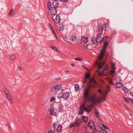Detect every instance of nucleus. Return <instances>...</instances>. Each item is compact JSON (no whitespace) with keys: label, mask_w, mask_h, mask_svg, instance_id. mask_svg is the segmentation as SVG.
<instances>
[{"label":"nucleus","mask_w":133,"mask_h":133,"mask_svg":"<svg viewBox=\"0 0 133 133\" xmlns=\"http://www.w3.org/2000/svg\"><path fill=\"white\" fill-rule=\"evenodd\" d=\"M79 88V86L77 84H76L75 85V90L76 91H78Z\"/></svg>","instance_id":"obj_33"},{"label":"nucleus","mask_w":133,"mask_h":133,"mask_svg":"<svg viewBox=\"0 0 133 133\" xmlns=\"http://www.w3.org/2000/svg\"><path fill=\"white\" fill-rule=\"evenodd\" d=\"M107 89H108V90H111L109 86H107Z\"/></svg>","instance_id":"obj_51"},{"label":"nucleus","mask_w":133,"mask_h":133,"mask_svg":"<svg viewBox=\"0 0 133 133\" xmlns=\"http://www.w3.org/2000/svg\"><path fill=\"white\" fill-rule=\"evenodd\" d=\"M87 82V80L86 79H85L83 83H86Z\"/></svg>","instance_id":"obj_53"},{"label":"nucleus","mask_w":133,"mask_h":133,"mask_svg":"<svg viewBox=\"0 0 133 133\" xmlns=\"http://www.w3.org/2000/svg\"><path fill=\"white\" fill-rule=\"evenodd\" d=\"M18 69L19 71H21L22 70V68L21 67H18Z\"/></svg>","instance_id":"obj_48"},{"label":"nucleus","mask_w":133,"mask_h":133,"mask_svg":"<svg viewBox=\"0 0 133 133\" xmlns=\"http://www.w3.org/2000/svg\"><path fill=\"white\" fill-rule=\"evenodd\" d=\"M124 107L125 108H126L127 107V106L126 105H124Z\"/></svg>","instance_id":"obj_62"},{"label":"nucleus","mask_w":133,"mask_h":133,"mask_svg":"<svg viewBox=\"0 0 133 133\" xmlns=\"http://www.w3.org/2000/svg\"><path fill=\"white\" fill-rule=\"evenodd\" d=\"M105 98L104 97H103L101 98H99V100L100 101H102L105 100Z\"/></svg>","instance_id":"obj_39"},{"label":"nucleus","mask_w":133,"mask_h":133,"mask_svg":"<svg viewBox=\"0 0 133 133\" xmlns=\"http://www.w3.org/2000/svg\"><path fill=\"white\" fill-rule=\"evenodd\" d=\"M98 92H100L101 93V95L102 94V91L101 89H99L98 90Z\"/></svg>","instance_id":"obj_44"},{"label":"nucleus","mask_w":133,"mask_h":133,"mask_svg":"<svg viewBox=\"0 0 133 133\" xmlns=\"http://www.w3.org/2000/svg\"><path fill=\"white\" fill-rule=\"evenodd\" d=\"M86 104V102H84L83 104L80 107V110L78 112L79 115H81L83 113V106H84Z\"/></svg>","instance_id":"obj_10"},{"label":"nucleus","mask_w":133,"mask_h":133,"mask_svg":"<svg viewBox=\"0 0 133 133\" xmlns=\"http://www.w3.org/2000/svg\"><path fill=\"white\" fill-rule=\"evenodd\" d=\"M54 112V109L52 105H51L50 106V114L51 115H53Z\"/></svg>","instance_id":"obj_15"},{"label":"nucleus","mask_w":133,"mask_h":133,"mask_svg":"<svg viewBox=\"0 0 133 133\" xmlns=\"http://www.w3.org/2000/svg\"><path fill=\"white\" fill-rule=\"evenodd\" d=\"M5 95L6 97L10 96V95L9 94V93H7L6 94H5Z\"/></svg>","instance_id":"obj_45"},{"label":"nucleus","mask_w":133,"mask_h":133,"mask_svg":"<svg viewBox=\"0 0 133 133\" xmlns=\"http://www.w3.org/2000/svg\"><path fill=\"white\" fill-rule=\"evenodd\" d=\"M115 87L118 88H120L123 86L122 83L120 82H116L115 84Z\"/></svg>","instance_id":"obj_14"},{"label":"nucleus","mask_w":133,"mask_h":133,"mask_svg":"<svg viewBox=\"0 0 133 133\" xmlns=\"http://www.w3.org/2000/svg\"><path fill=\"white\" fill-rule=\"evenodd\" d=\"M85 78H89L90 77V75L89 73H87L85 75Z\"/></svg>","instance_id":"obj_31"},{"label":"nucleus","mask_w":133,"mask_h":133,"mask_svg":"<svg viewBox=\"0 0 133 133\" xmlns=\"http://www.w3.org/2000/svg\"><path fill=\"white\" fill-rule=\"evenodd\" d=\"M107 70V69L106 68H104L103 70V71H105Z\"/></svg>","instance_id":"obj_57"},{"label":"nucleus","mask_w":133,"mask_h":133,"mask_svg":"<svg viewBox=\"0 0 133 133\" xmlns=\"http://www.w3.org/2000/svg\"><path fill=\"white\" fill-rule=\"evenodd\" d=\"M81 47L82 48L85 50H87V48L85 46L82 45V46Z\"/></svg>","instance_id":"obj_42"},{"label":"nucleus","mask_w":133,"mask_h":133,"mask_svg":"<svg viewBox=\"0 0 133 133\" xmlns=\"http://www.w3.org/2000/svg\"><path fill=\"white\" fill-rule=\"evenodd\" d=\"M92 82H93L95 84H97V82L94 78H92V79L90 80V82L91 83Z\"/></svg>","instance_id":"obj_28"},{"label":"nucleus","mask_w":133,"mask_h":133,"mask_svg":"<svg viewBox=\"0 0 133 133\" xmlns=\"http://www.w3.org/2000/svg\"><path fill=\"white\" fill-rule=\"evenodd\" d=\"M91 41L92 43H95L96 41V38L94 37H93L91 38Z\"/></svg>","instance_id":"obj_25"},{"label":"nucleus","mask_w":133,"mask_h":133,"mask_svg":"<svg viewBox=\"0 0 133 133\" xmlns=\"http://www.w3.org/2000/svg\"><path fill=\"white\" fill-rule=\"evenodd\" d=\"M70 94L68 92H65L63 93L62 97L66 100H68L69 98Z\"/></svg>","instance_id":"obj_8"},{"label":"nucleus","mask_w":133,"mask_h":133,"mask_svg":"<svg viewBox=\"0 0 133 133\" xmlns=\"http://www.w3.org/2000/svg\"><path fill=\"white\" fill-rule=\"evenodd\" d=\"M109 82L111 84H112L113 85H114V83H113V81L111 79H110L109 80Z\"/></svg>","instance_id":"obj_41"},{"label":"nucleus","mask_w":133,"mask_h":133,"mask_svg":"<svg viewBox=\"0 0 133 133\" xmlns=\"http://www.w3.org/2000/svg\"><path fill=\"white\" fill-rule=\"evenodd\" d=\"M96 40V41L98 43H101L102 42V40L101 39V35L100 34H97Z\"/></svg>","instance_id":"obj_9"},{"label":"nucleus","mask_w":133,"mask_h":133,"mask_svg":"<svg viewBox=\"0 0 133 133\" xmlns=\"http://www.w3.org/2000/svg\"><path fill=\"white\" fill-rule=\"evenodd\" d=\"M88 125L91 129L92 130L94 129V131L96 130V128H95V124L93 121H90L88 123Z\"/></svg>","instance_id":"obj_5"},{"label":"nucleus","mask_w":133,"mask_h":133,"mask_svg":"<svg viewBox=\"0 0 133 133\" xmlns=\"http://www.w3.org/2000/svg\"><path fill=\"white\" fill-rule=\"evenodd\" d=\"M83 106V109L87 112H89L90 111L92 110V108L89 105H87L85 107Z\"/></svg>","instance_id":"obj_13"},{"label":"nucleus","mask_w":133,"mask_h":133,"mask_svg":"<svg viewBox=\"0 0 133 133\" xmlns=\"http://www.w3.org/2000/svg\"><path fill=\"white\" fill-rule=\"evenodd\" d=\"M62 86L60 84H57L52 86L50 89V91L52 93L57 92L61 88Z\"/></svg>","instance_id":"obj_4"},{"label":"nucleus","mask_w":133,"mask_h":133,"mask_svg":"<svg viewBox=\"0 0 133 133\" xmlns=\"http://www.w3.org/2000/svg\"><path fill=\"white\" fill-rule=\"evenodd\" d=\"M50 47L52 49L55 51L57 52H58V49L56 47L52 45Z\"/></svg>","instance_id":"obj_30"},{"label":"nucleus","mask_w":133,"mask_h":133,"mask_svg":"<svg viewBox=\"0 0 133 133\" xmlns=\"http://www.w3.org/2000/svg\"><path fill=\"white\" fill-rule=\"evenodd\" d=\"M132 103L133 104V100L132 101Z\"/></svg>","instance_id":"obj_64"},{"label":"nucleus","mask_w":133,"mask_h":133,"mask_svg":"<svg viewBox=\"0 0 133 133\" xmlns=\"http://www.w3.org/2000/svg\"><path fill=\"white\" fill-rule=\"evenodd\" d=\"M57 97L59 100L62 97L61 94H58V95L57 96Z\"/></svg>","instance_id":"obj_38"},{"label":"nucleus","mask_w":133,"mask_h":133,"mask_svg":"<svg viewBox=\"0 0 133 133\" xmlns=\"http://www.w3.org/2000/svg\"><path fill=\"white\" fill-rule=\"evenodd\" d=\"M70 72L68 70H66L65 71V72L66 73L69 74L70 73Z\"/></svg>","instance_id":"obj_47"},{"label":"nucleus","mask_w":133,"mask_h":133,"mask_svg":"<svg viewBox=\"0 0 133 133\" xmlns=\"http://www.w3.org/2000/svg\"><path fill=\"white\" fill-rule=\"evenodd\" d=\"M15 58V56L14 55H11L10 57V59L11 60H13Z\"/></svg>","instance_id":"obj_37"},{"label":"nucleus","mask_w":133,"mask_h":133,"mask_svg":"<svg viewBox=\"0 0 133 133\" xmlns=\"http://www.w3.org/2000/svg\"><path fill=\"white\" fill-rule=\"evenodd\" d=\"M59 30L60 31H62L63 30V25L61 23L59 24L58 27Z\"/></svg>","instance_id":"obj_18"},{"label":"nucleus","mask_w":133,"mask_h":133,"mask_svg":"<svg viewBox=\"0 0 133 133\" xmlns=\"http://www.w3.org/2000/svg\"><path fill=\"white\" fill-rule=\"evenodd\" d=\"M126 38H128V37H127V36H126Z\"/></svg>","instance_id":"obj_63"},{"label":"nucleus","mask_w":133,"mask_h":133,"mask_svg":"<svg viewBox=\"0 0 133 133\" xmlns=\"http://www.w3.org/2000/svg\"><path fill=\"white\" fill-rule=\"evenodd\" d=\"M112 70L110 71V72L112 74H114L115 72V70L116 68L115 67V65L114 63L112 64Z\"/></svg>","instance_id":"obj_16"},{"label":"nucleus","mask_w":133,"mask_h":133,"mask_svg":"<svg viewBox=\"0 0 133 133\" xmlns=\"http://www.w3.org/2000/svg\"><path fill=\"white\" fill-rule=\"evenodd\" d=\"M99 133H108V132L105 130L102 129V130H100Z\"/></svg>","instance_id":"obj_29"},{"label":"nucleus","mask_w":133,"mask_h":133,"mask_svg":"<svg viewBox=\"0 0 133 133\" xmlns=\"http://www.w3.org/2000/svg\"><path fill=\"white\" fill-rule=\"evenodd\" d=\"M76 41V38L74 36H72L69 39V42L70 43H75Z\"/></svg>","instance_id":"obj_11"},{"label":"nucleus","mask_w":133,"mask_h":133,"mask_svg":"<svg viewBox=\"0 0 133 133\" xmlns=\"http://www.w3.org/2000/svg\"><path fill=\"white\" fill-rule=\"evenodd\" d=\"M2 89L4 92L5 94L9 93V92L7 89L5 87H3Z\"/></svg>","instance_id":"obj_24"},{"label":"nucleus","mask_w":133,"mask_h":133,"mask_svg":"<svg viewBox=\"0 0 133 133\" xmlns=\"http://www.w3.org/2000/svg\"><path fill=\"white\" fill-rule=\"evenodd\" d=\"M57 125V124L56 123H54L53 124V126L54 128V129L56 127Z\"/></svg>","instance_id":"obj_40"},{"label":"nucleus","mask_w":133,"mask_h":133,"mask_svg":"<svg viewBox=\"0 0 133 133\" xmlns=\"http://www.w3.org/2000/svg\"><path fill=\"white\" fill-rule=\"evenodd\" d=\"M71 66H74L75 64L73 63H72L71 64Z\"/></svg>","instance_id":"obj_54"},{"label":"nucleus","mask_w":133,"mask_h":133,"mask_svg":"<svg viewBox=\"0 0 133 133\" xmlns=\"http://www.w3.org/2000/svg\"><path fill=\"white\" fill-rule=\"evenodd\" d=\"M130 94L133 97V92H130Z\"/></svg>","instance_id":"obj_50"},{"label":"nucleus","mask_w":133,"mask_h":133,"mask_svg":"<svg viewBox=\"0 0 133 133\" xmlns=\"http://www.w3.org/2000/svg\"><path fill=\"white\" fill-rule=\"evenodd\" d=\"M14 10L13 9H12L11 10L10 13L9 14V16L10 17H12L14 16V13L12 11Z\"/></svg>","instance_id":"obj_23"},{"label":"nucleus","mask_w":133,"mask_h":133,"mask_svg":"<svg viewBox=\"0 0 133 133\" xmlns=\"http://www.w3.org/2000/svg\"><path fill=\"white\" fill-rule=\"evenodd\" d=\"M98 75H99V76H101V75L102 73L98 71Z\"/></svg>","instance_id":"obj_52"},{"label":"nucleus","mask_w":133,"mask_h":133,"mask_svg":"<svg viewBox=\"0 0 133 133\" xmlns=\"http://www.w3.org/2000/svg\"><path fill=\"white\" fill-rule=\"evenodd\" d=\"M91 86L94 87H96L95 85L92 84L87 86L84 90V99L87 101H91L94 103H95L97 101L95 96L94 95L90 96L89 94V93H90V88Z\"/></svg>","instance_id":"obj_1"},{"label":"nucleus","mask_w":133,"mask_h":133,"mask_svg":"<svg viewBox=\"0 0 133 133\" xmlns=\"http://www.w3.org/2000/svg\"><path fill=\"white\" fill-rule=\"evenodd\" d=\"M49 24V27H50V28L51 29H52V28H53L52 27V25H51L50 24Z\"/></svg>","instance_id":"obj_49"},{"label":"nucleus","mask_w":133,"mask_h":133,"mask_svg":"<svg viewBox=\"0 0 133 133\" xmlns=\"http://www.w3.org/2000/svg\"><path fill=\"white\" fill-rule=\"evenodd\" d=\"M125 99L127 102L128 103L129 102L127 100V99L126 98H125Z\"/></svg>","instance_id":"obj_59"},{"label":"nucleus","mask_w":133,"mask_h":133,"mask_svg":"<svg viewBox=\"0 0 133 133\" xmlns=\"http://www.w3.org/2000/svg\"><path fill=\"white\" fill-rule=\"evenodd\" d=\"M48 8L49 10H50L51 9V3L50 2H49L48 3Z\"/></svg>","instance_id":"obj_34"},{"label":"nucleus","mask_w":133,"mask_h":133,"mask_svg":"<svg viewBox=\"0 0 133 133\" xmlns=\"http://www.w3.org/2000/svg\"><path fill=\"white\" fill-rule=\"evenodd\" d=\"M98 31L100 32V33H102V31L103 30V29L102 27L100 25L99 26L98 29Z\"/></svg>","instance_id":"obj_22"},{"label":"nucleus","mask_w":133,"mask_h":133,"mask_svg":"<svg viewBox=\"0 0 133 133\" xmlns=\"http://www.w3.org/2000/svg\"><path fill=\"white\" fill-rule=\"evenodd\" d=\"M51 29L52 31V32H53L54 33V29H53V28H52Z\"/></svg>","instance_id":"obj_60"},{"label":"nucleus","mask_w":133,"mask_h":133,"mask_svg":"<svg viewBox=\"0 0 133 133\" xmlns=\"http://www.w3.org/2000/svg\"><path fill=\"white\" fill-rule=\"evenodd\" d=\"M61 1H62L64 2H66L67 0H60Z\"/></svg>","instance_id":"obj_55"},{"label":"nucleus","mask_w":133,"mask_h":133,"mask_svg":"<svg viewBox=\"0 0 133 133\" xmlns=\"http://www.w3.org/2000/svg\"><path fill=\"white\" fill-rule=\"evenodd\" d=\"M82 120L81 118H78L75 122L70 123L69 127L71 128L73 127H78L79 126L81 123Z\"/></svg>","instance_id":"obj_3"},{"label":"nucleus","mask_w":133,"mask_h":133,"mask_svg":"<svg viewBox=\"0 0 133 133\" xmlns=\"http://www.w3.org/2000/svg\"><path fill=\"white\" fill-rule=\"evenodd\" d=\"M103 45V50L101 51L100 56L98 57V61H97L96 62L95 64H97L98 68L99 69H101L103 65H104L105 63L104 62H102L101 61L103 59L105 52L106 49L108 46L109 43L107 42H104Z\"/></svg>","instance_id":"obj_2"},{"label":"nucleus","mask_w":133,"mask_h":133,"mask_svg":"<svg viewBox=\"0 0 133 133\" xmlns=\"http://www.w3.org/2000/svg\"><path fill=\"white\" fill-rule=\"evenodd\" d=\"M52 19L54 20L55 22L56 23H59L61 21V18L60 16L58 15H56L55 18L54 19V18L52 17Z\"/></svg>","instance_id":"obj_12"},{"label":"nucleus","mask_w":133,"mask_h":133,"mask_svg":"<svg viewBox=\"0 0 133 133\" xmlns=\"http://www.w3.org/2000/svg\"><path fill=\"white\" fill-rule=\"evenodd\" d=\"M122 89L124 92L125 93H128L129 91L128 89L125 87H123Z\"/></svg>","instance_id":"obj_21"},{"label":"nucleus","mask_w":133,"mask_h":133,"mask_svg":"<svg viewBox=\"0 0 133 133\" xmlns=\"http://www.w3.org/2000/svg\"><path fill=\"white\" fill-rule=\"evenodd\" d=\"M8 99L9 101V102L10 103H12V100L11 97V96H10L7 97H6Z\"/></svg>","instance_id":"obj_26"},{"label":"nucleus","mask_w":133,"mask_h":133,"mask_svg":"<svg viewBox=\"0 0 133 133\" xmlns=\"http://www.w3.org/2000/svg\"><path fill=\"white\" fill-rule=\"evenodd\" d=\"M52 4L54 8H56L58 7L59 6V4L58 1L57 0H54Z\"/></svg>","instance_id":"obj_7"},{"label":"nucleus","mask_w":133,"mask_h":133,"mask_svg":"<svg viewBox=\"0 0 133 133\" xmlns=\"http://www.w3.org/2000/svg\"><path fill=\"white\" fill-rule=\"evenodd\" d=\"M48 133H54V132L52 130L51 131L49 130Z\"/></svg>","instance_id":"obj_46"},{"label":"nucleus","mask_w":133,"mask_h":133,"mask_svg":"<svg viewBox=\"0 0 133 133\" xmlns=\"http://www.w3.org/2000/svg\"><path fill=\"white\" fill-rule=\"evenodd\" d=\"M50 12L51 15L52 16H54L56 15L57 13V9L54 7H51L50 9Z\"/></svg>","instance_id":"obj_6"},{"label":"nucleus","mask_w":133,"mask_h":133,"mask_svg":"<svg viewBox=\"0 0 133 133\" xmlns=\"http://www.w3.org/2000/svg\"><path fill=\"white\" fill-rule=\"evenodd\" d=\"M75 61H82L83 60V59L82 58L79 57L75 58Z\"/></svg>","instance_id":"obj_32"},{"label":"nucleus","mask_w":133,"mask_h":133,"mask_svg":"<svg viewBox=\"0 0 133 133\" xmlns=\"http://www.w3.org/2000/svg\"><path fill=\"white\" fill-rule=\"evenodd\" d=\"M107 94V92H106L105 93H104V96H106V95Z\"/></svg>","instance_id":"obj_56"},{"label":"nucleus","mask_w":133,"mask_h":133,"mask_svg":"<svg viewBox=\"0 0 133 133\" xmlns=\"http://www.w3.org/2000/svg\"><path fill=\"white\" fill-rule=\"evenodd\" d=\"M7 126H8L9 127V129H10V127L9 125V124H8L7 125Z\"/></svg>","instance_id":"obj_61"},{"label":"nucleus","mask_w":133,"mask_h":133,"mask_svg":"<svg viewBox=\"0 0 133 133\" xmlns=\"http://www.w3.org/2000/svg\"><path fill=\"white\" fill-rule=\"evenodd\" d=\"M83 68H84L86 70H88V69L86 68V67H85L84 66H83Z\"/></svg>","instance_id":"obj_58"},{"label":"nucleus","mask_w":133,"mask_h":133,"mask_svg":"<svg viewBox=\"0 0 133 133\" xmlns=\"http://www.w3.org/2000/svg\"><path fill=\"white\" fill-rule=\"evenodd\" d=\"M55 97H52L50 99V101L51 102H52L54 101H55Z\"/></svg>","instance_id":"obj_36"},{"label":"nucleus","mask_w":133,"mask_h":133,"mask_svg":"<svg viewBox=\"0 0 133 133\" xmlns=\"http://www.w3.org/2000/svg\"><path fill=\"white\" fill-rule=\"evenodd\" d=\"M81 41L82 42L84 43H86L88 41V38L86 37H82L81 39Z\"/></svg>","instance_id":"obj_17"},{"label":"nucleus","mask_w":133,"mask_h":133,"mask_svg":"<svg viewBox=\"0 0 133 133\" xmlns=\"http://www.w3.org/2000/svg\"><path fill=\"white\" fill-rule=\"evenodd\" d=\"M62 129V127L61 125H58L57 128L56 129V131L58 132H59L61 131Z\"/></svg>","instance_id":"obj_20"},{"label":"nucleus","mask_w":133,"mask_h":133,"mask_svg":"<svg viewBox=\"0 0 133 133\" xmlns=\"http://www.w3.org/2000/svg\"><path fill=\"white\" fill-rule=\"evenodd\" d=\"M95 114L96 116L98 118L99 116V114L98 113L97 110H95Z\"/></svg>","instance_id":"obj_27"},{"label":"nucleus","mask_w":133,"mask_h":133,"mask_svg":"<svg viewBox=\"0 0 133 133\" xmlns=\"http://www.w3.org/2000/svg\"><path fill=\"white\" fill-rule=\"evenodd\" d=\"M107 36H105L102 39V41H103L104 42H106V41H107Z\"/></svg>","instance_id":"obj_35"},{"label":"nucleus","mask_w":133,"mask_h":133,"mask_svg":"<svg viewBox=\"0 0 133 133\" xmlns=\"http://www.w3.org/2000/svg\"><path fill=\"white\" fill-rule=\"evenodd\" d=\"M82 120L84 122H87L88 121V118L87 117L83 116L82 117Z\"/></svg>","instance_id":"obj_19"},{"label":"nucleus","mask_w":133,"mask_h":133,"mask_svg":"<svg viewBox=\"0 0 133 133\" xmlns=\"http://www.w3.org/2000/svg\"><path fill=\"white\" fill-rule=\"evenodd\" d=\"M103 126L104 129H108V127L104 124L103 125Z\"/></svg>","instance_id":"obj_43"}]
</instances>
